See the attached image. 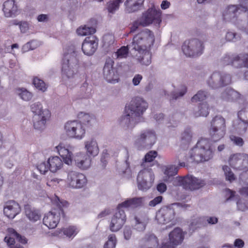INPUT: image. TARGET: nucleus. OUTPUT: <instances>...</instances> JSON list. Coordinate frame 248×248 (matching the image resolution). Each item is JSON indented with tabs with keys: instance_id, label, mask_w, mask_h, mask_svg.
I'll return each mask as SVG.
<instances>
[{
	"instance_id": "1",
	"label": "nucleus",
	"mask_w": 248,
	"mask_h": 248,
	"mask_svg": "<svg viewBox=\"0 0 248 248\" xmlns=\"http://www.w3.org/2000/svg\"><path fill=\"white\" fill-rule=\"evenodd\" d=\"M155 38L154 33L148 29H144L136 34L130 46L135 50V57L141 64L149 65L151 63L152 54L150 51Z\"/></svg>"
},
{
	"instance_id": "2",
	"label": "nucleus",
	"mask_w": 248,
	"mask_h": 248,
	"mask_svg": "<svg viewBox=\"0 0 248 248\" xmlns=\"http://www.w3.org/2000/svg\"><path fill=\"white\" fill-rule=\"evenodd\" d=\"M239 2L238 6L232 5L228 6L223 13L224 18L227 21L236 24L240 29L244 30L248 34V23L246 20L237 19L241 12H243L244 14L241 16V18L246 16V13H248V0H239Z\"/></svg>"
},
{
	"instance_id": "3",
	"label": "nucleus",
	"mask_w": 248,
	"mask_h": 248,
	"mask_svg": "<svg viewBox=\"0 0 248 248\" xmlns=\"http://www.w3.org/2000/svg\"><path fill=\"white\" fill-rule=\"evenodd\" d=\"M30 108L33 113L32 121L34 128L38 130H43L46 128V124L50 118V111L47 108H44L42 104L39 102L31 104Z\"/></svg>"
},
{
	"instance_id": "4",
	"label": "nucleus",
	"mask_w": 248,
	"mask_h": 248,
	"mask_svg": "<svg viewBox=\"0 0 248 248\" xmlns=\"http://www.w3.org/2000/svg\"><path fill=\"white\" fill-rule=\"evenodd\" d=\"M77 53L74 47L70 48L64 54L62 65V72L63 77L72 78L77 73L78 60Z\"/></svg>"
},
{
	"instance_id": "5",
	"label": "nucleus",
	"mask_w": 248,
	"mask_h": 248,
	"mask_svg": "<svg viewBox=\"0 0 248 248\" xmlns=\"http://www.w3.org/2000/svg\"><path fill=\"white\" fill-rule=\"evenodd\" d=\"M226 121L221 116H216L212 120L209 134L212 140L217 141L222 139L226 133Z\"/></svg>"
},
{
	"instance_id": "6",
	"label": "nucleus",
	"mask_w": 248,
	"mask_h": 248,
	"mask_svg": "<svg viewBox=\"0 0 248 248\" xmlns=\"http://www.w3.org/2000/svg\"><path fill=\"white\" fill-rule=\"evenodd\" d=\"M65 135L70 139L82 140L85 135L86 130L83 125L78 121H69L64 126Z\"/></svg>"
},
{
	"instance_id": "7",
	"label": "nucleus",
	"mask_w": 248,
	"mask_h": 248,
	"mask_svg": "<svg viewBox=\"0 0 248 248\" xmlns=\"http://www.w3.org/2000/svg\"><path fill=\"white\" fill-rule=\"evenodd\" d=\"M177 159L180 167L186 166V162H192L195 161L198 163L209 160L205 158L204 154L197 145L189 151L188 156H187L185 153H181L178 155Z\"/></svg>"
},
{
	"instance_id": "8",
	"label": "nucleus",
	"mask_w": 248,
	"mask_h": 248,
	"mask_svg": "<svg viewBox=\"0 0 248 248\" xmlns=\"http://www.w3.org/2000/svg\"><path fill=\"white\" fill-rule=\"evenodd\" d=\"M156 136L154 131L152 130H145L142 131L137 136L135 141V145L139 149L144 148H151L156 142Z\"/></svg>"
},
{
	"instance_id": "9",
	"label": "nucleus",
	"mask_w": 248,
	"mask_h": 248,
	"mask_svg": "<svg viewBox=\"0 0 248 248\" xmlns=\"http://www.w3.org/2000/svg\"><path fill=\"white\" fill-rule=\"evenodd\" d=\"M155 180L154 173L151 168H143L137 176L138 186L141 190H147L152 186Z\"/></svg>"
},
{
	"instance_id": "10",
	"label": "nucleus",
	"mask_w": 248,
	"mask_h": 248,
	"mask_svg": "<svg viewBox=\"0 0 248 248\" xmlns=\"http://www.w3.org/2000/svg\"><path fill=\"white\" fill-rule=\"evenodd\" d=\"M182 49L186 56L195 57L202 53L203 46L201 41L194 39L186 41L182 46Z\"/></svg>"
},
{
	"instance_id": "11",
	"label": "nucleus",
	"mask_w": 248,
	"mask_h": 248,
	"mask_svg": "<svg viewBox=\"0 0 248 248\" xmlns=\"http://www.w3.org/2000/svg\"><path fill=\"white\" fill-rule=\"evenodd\" d=\"M231 81V77L229 74L216 72L209 77L206 82L211 88L217 89L230 84Z\"/></svg>"
},
{
	"instance_id": "12",
	"label": "nucleus",
	"mask_w": 248,
	"mask_h": 248,
	"mask_svg": "<svg viewBox=\"0 0 248 248\" xmlns=\"http://www.w3.org/2000/svg\"><path fill=\"white\" fill-rule=\"evenodd\" d=\"M67 186L73 189H80L87 183L86 177L82 173L76 171H68L66 179Z\"/></svg>"
},
{
	"instance_id": "13",
	"label": "nucleus",
	"mask_w": 248,
	"mask_h": 248,
	"mask_svg": "<svg viewBox=\"0 0 248 248\" xmlns=\"http://www.w3.org/2000/svg\"><path fill=\"white\" fill-rule=\"evenodd\" d=\"M148 107L147 102L140 97L133 99L130 104L125 108L140 120V116L145 111Z\"/></svg>"
},
{
	"instance_id": "14",
	"label": "nucleus",
	"mask_w": 248,
	"mask_h": 248,
	"mask_svg": "<svg viewBox=\"0 0 248 248\" xmlns=\"http://www.w3.org/2000/svg\"><path fill=\"white\" fill-rule=\"evenodd\" d=\"M139 19L141 26L143 27L147 26L153 22L159 25L161 21V13L154 8H149L142 14V16Z\"/></svg>"
},
{
	"instance_id": "15",
	"label": "nucleus",
	"mask_w": 248,
	"mask_h": 248,
	"mask_svg": "<svg viewBox=\"0 0 248 248\" xmlns=\"http://www.w3.org/2000/svg\"><path fill=\"white\" fill-rule=\"evenodd\" d=\"M230 165L233 168L239 170H244L248 168V155L237 153L229 158Z\"/></svg>"
},
{
	"instance_id": "16",
	"label": "nucleus",
	"mask_w": 248,
	"mask_h": 248,
	"mask_svg": "<svg viewBox=\"0 0 248 248\" xmlns=\"http://www.w3.org/2000/svg\"><path fill=\"white\" fill-rule=\"evenodd\" d=\"M175 217V212L172 206H164L160 208L156 214V219L160 224H164L172 221Z\"/></svg>"
},
{
	"instance_id": "17",
	"label": "nucleus",
	"mask_w": 248,
	"mask_h": 248,
	"mask_svg": "<svg viewBox=\"0 0 248 248\" xmlns=\"http://www.w3.org/2000/svg\"><path fill=\"white\" fill-rule=\"evenodd\" d=\"M126 221L124 211L118 206L117 210L111 218L109 229L111 232H117L120 230Z\"/></svg>"
},
{
	"instance_id": "18",
	"label": "nucleus",
	"mask_w": 248,
	"mask_h": 248,
	"mask_svg": "<svg viewBox=\"0 0 248 248\" xmlns=\"http://www.w3.org/2000/svg\"><path fill=\"white\" fill-rule=\"evenodd\" d=\"M114 62L111 59L107 60L103 69L104 78L108 82L115 83L118 81V75L113 67Z\"/></svg>"
},
{
	"instance_id": "19",
	"label": "nucleus",
	"mask_w": 248,
	"mask_h": 248,
	"mask_svg": "<svg viewBox=\"0 0 248 248\" xmlns=\"http://www.w3.org/2000/svg\"><path fill=\"white\" fill-rule=\"evenodd\" d=\"M55 148L59 155L62 158L63 162L68 165H71L74 146L71 145L66 146L63 143H60Z\"/></svg>"
},
{
	"instance_id": "20",
	"label": "nucleus",
	"mask_w": 248,
	"mask_h": 248,
	"mask_svg": "<svg viewBox=\"0 0 248 248\" xmlns=\"http://www.w3.org/2000/svg\"><path fill=\"white\" fill-rule=\"evenodd\" d=\"M139 120L133 116L130 112L125 108L124 113L119 119L120 125L125 129H131L138 123Z\"/></svg>"
},
{
	"instance_id": "21",
	"label": "nucleus",
	"mask_w": 248,
	"mask_h": 248,
	"mask_svg": "<svg viewBox=\"0 0 248 248\" xmlns=\"http://www.w3.org/2000/svg\"><path fill=\"white\" fill-rule=\"evenodd\" d=\"M98 46V40L94 36L86 37L82 45V50L87 55H92L95 51Z\"/></svg>"
},
{
	"instance_id": "22",
	"label": "nucleus",
	"mask_w": 248,
	"mask_h": 248,
	"mask_svg": "<svg viewBox=\"0 0 248 248\" xmlns=\"http://www.w3.org/2000/svg\"><path fill=\"white\" fill-rule=\"evenodd\" d=\"M75 165L82 170L88 169L91 165L92 158L84 153L76 154L74 158Z\"/></svg>"
},
{
	"instance_id": "23",
	"label": "nucleus",
	"mask_w": 248,
	"mask_h": 248,
	"mask_svg": "<svg viewBox=\"0 0 248 248\" xmlns=\"http://www.w3.org/2000/svg\"><path fill=\"white\" fill-rule=\"evenodd\" d=\"M196 145L204 154L206 159H210L213 157L215 148L211 146L210 141L208 139H201Z\"/></svg>"
},
{
	"instance_id": "24",
	"label": "nucleus",
	"mask_w": 248,
	"mask_h": 248,
	"mask_svg": "<svg viewBox=\"0 0 248 248\" xmlns=\"http://www.w3.org/2000/svg\"><path fill=\"white\" fill-rule=\"evenodd\" d=\"M60 219L59 212L50 211L45 215L43 223L49 229H54L57 226Z\"/></svg>"
},
{
	"instance_id": "25",
	"label": "nucleus",
	"mask_w": 248,
	"mask_h": 248,
	"mask_svg": "<svg viewBox=\"0 0 248 248\" xmlns=\"http://www.w3.org/2000/svg\"><path fill=\"white\" fill-rule=\"evenodd\" d=\"M20 212V206L15 201H10L5 203L3 212L8 218H14Z\"/></svg>"
},
{
	"instance_id": "26",
	"label": "nucleus",
	"mask_w": 248,
	"mask_h": 248,
	"mask_svg": "<svg viewBox=\"0 0 248 248\" xmlns=\"http://www.w3.org/2000/svg\"><path fill=\"white\" fill-rule=\"evenodd\" d=\"M3 12L5 16H15L19 13L18 6L14 0H7L3 4Z\"/></svg>"
},
{
	"instance_id": "27",
	"label": "nucleus",
	"mask_w": 248,
	"mask_h": 248,
	"mask_svg": "<svg viewBox=\"0 0 248 248\" xmlns=\"http://www.w3.org/2000/svg\"><path fill=\"white\" fill-rule=\"evenodd\" d=\"M158 238L154 234L148 233L140 241V248H157Z\"/></svg>"
},
{
	"instance_id": "28",
	"label": "nucleus",
	"mask_w": 248,
	"mask_h": 248,
	"mask_svg": "<svg viewBox=\"0 0 248 248\" xmlns=\"http://www.w3.org/2000/svg\"><path fill=\"white\" fill-rule=\"evenodd\" d=\"M145 0H126L124 2V11L126 13L137 12L141 9Z\"/></svg>"
},
{
	"instance_id": "29",
	"label": "nucleus",
	"mask_w": 248,
	"mask_h": 248,
	"mask_svg": "<svg viewBox=\"0 0 248 248\" xmlns=\"http://www.w3.org/2000/svg\"><path fill=\"white\" fill-rule=\"evenodd\" d=\"M84 148L86 151V154L90 157H94L99 154L98 145L94 138H91L85 140L84 141Z\"/></svg>"
},
{
	"instance_id": "30",
	"label": "nucleus",
	"mask_w": 248,
	"mask_h": 248,
	"mask_svg": "<svg viewBox=\"0 0 248 248\" xmlns=\"http://www.w3.org/2000/svg\"><path fill=\"white\" fill-rule=\"evenodd\" d=\"M144 198L143 197H134L127 199L124 202L119 204L118 206L122 209L123 208L134 209L142 206Z\"/></svg>"
},
{
	"instance_id": "31",
	"label": "nucleus",
	"mask_w": 248,
	"mask_h": 248,
	"mask_svg": "<svg viewBox=\"0 0 248 248\" xmlns=\"http://www.w3.org/2000/svg\"><path fill=\"white\" fill-rule=\"evenodd\" d=\"M185 234L180 228H176L169 233L170 242L175 247L180 245L184 240Z\"/></svg>"
},
{
	"instance_id": "32",
	"label": "nucleus",
	"mask_w": 248,
	"mask_h": 248,
	"mask_svg": "<svg viewBox=\"0 0 248 248\" xmlns=\"http://www.w3.org/2000/svg\"><path fill=\"white\" fill-rule=\"evenodd\" d=\"M241 94L231 88H226L221 93L220 98L224 101L233 102L239 99Z\"/></svg>"
},
{
	"instance_id": "33",
	"label": "nucleus",
	"mask_w": 248,
	"mask_h": 248,
	"mask_svg": "<svg viewBox=\"0 0 248 248\" xmlns=\"http://www.w3.org/2000/svg\"><path fill=\"white\" fill-rule=\"evenodd\" d=\"M244 111L241 110L238 113V119L234 123V126L235 128L236 132L240 134H244L248 126V120H244L242 118V115Z\"/></svg>"
},
{
	"instance_id": "34",
	"label": "nucleus",
	"mask_w": 248,
	"mask_h": 248,
	"mask_svg": "<svg viewBox=\"0 0 248 248\" xmlns=\"http://www.w3.org/2000/svg\"><path fill=\"white\" fill-rule=\"evenodd\" d=\"M186 183V189L193 190L200 188L205 185L204 180L195 177L193 176H187Z\"/></svg>"
},
{
	"instance_id": "35",
	"label": "nucleus",
	"mask_w": 248,
	"mask_h": 248,
	"mask_svg": "<svg viewBox=\"0 0 248 248\" xmlns=\"http://www.w3.org/2000/svg\"><path fill=\"white\" fill-rule=\"evenodd\" d=\"M49 165V170L55 173L61 170L63 165V161L58 156H51L47 160Z\"/></svg>"
},
{
	"instance_id": "36",
	"label": "nucleus",
	"mask_w": 248,
	"mask_h": 248,
	"mask_svg": "<svg viewBox=\"0 0 248 248\" xmlns=\"http://www.w3.org/2000/svg\"><path fill=\"white\" fill-rule=\"evenodd\" d=\"M234 58V66L248 67V54H235Z\"/></svg>"
},
{
	"instance_id": "37",
	"label": "nucleus",
	"mask_w": 248,
	"mask_h": 248,
	"mask_svg": "<svg viewBox=\"0 0 248 248\" xmlns=\"http://www.w3.org/2000/svg\"><path fill=\"white\" fill-rule=\"evenodd\" d=\"M157 153L155 151H151L147 153L143 159L141 166L142 168H151L154 166V163L152 162L157 156Z\"/></svg>"
},
{
	"instance_id": "38",
	"label": "nucleus",
	"mask_w": 248,
	"mask_h": 248,
	"mask_svg": "<svg viewBox=\"0 0 248 248\" xmlns=\"http://www.w3.org/2000/svg\"><path fill=\"white\" fill-rule=\"evenodd\" d=\"M209 114V106L206 103L200 104L193 110V116L195 117L200 116L206 117Z\"/></svg>"
},
{
	"instance_id": "39",
	"label": "nucleus",
	"mask_w": 248,
	"mask_h": 248,
	"mask_svg": "<svg viewBox=\"0 0 248 248\" xmlns=\"http://www.w3.org/2000/svg\"><path fill=\"white\" fill-rule=\"evenodd\" d=\"M25 214L30 220L35 222L39 220L40 218V215L37 210L31 208L29 205H26L25 207Z\"/></svg>"
},
{
	"instance_id": "40",
	"label": "nucleus",
	"mask_w": 248,
	"mask_h": 248,
	"mask_svg": "<svg viewBox=\"0 0 248 248\" xmlns=\"http://www.w3.org/2000/svg\"><path fill=\"white\" fill-rule=\"evenodd\" d=\"M16 94L25 101H29L31 99L33 95L31 93L23 88H19L16 90Z\"/></svg>"
},
{
	"instance_id": "41",
	"label": "nucleus",
	"mask_w": 248,
	"mask_h": 248,
	"mask_svg": "<svg viewBox=\"0 0 248 248\" xmlns=\"http://www.w3.org/2000/svg\"><path fill=\"white\" fill-rule=\"evenodd\" d=\"M178 167L173 165H169L165 167L164 173L166 175L164 180L166 182L169 181L170 177H172L177 173Z\"/></svg>"
},
{
	"instance_id": "42",
	"label": "nucleus",
	"mask_w": 248,
	"mask_h": 248,
	"mask_svg": "<svg viewBox=\"0 0 248 248\" xmlns=\"http://www.w3.org/2000/svg\"><path fill=\"white\" fill-rule=\"evenodd\" d=\"M204 217H198L193 218L190 224V228L193 231L198 228L205 226Z\"/></svg>"
},
{
	"instance_id": "43",
	"label": "nucleus",
	"mask_w": 248,
	"mask_h": 248,
	"mask_svg": "<svg viewBox=\"0 0 248 248\" xmlns=\"http://www.w3.org/2000/svg\"><path fill=\"white\" fill-rule=\"evenodd\" d=\"M78 117L80 119L79 122L82 124L91 125L95 120L93 116L84 112L79 113Z\"/></svg>"
},
{
	"instance_id": "44",
	"label": "nucleus",
	"mask_w": 248,
	"mask_h": 248,
	"mask_svg": "<svg viewBox=\"0 0 248 248\" xmlns=\"http://www.w3.org/2000/svg\"><path fill=\"white\" fill-rule=\"evenodd\" d=\"M134 220L135 223L134 225L135 229L139 232L144 231L147 223V220L146 218L136 217Z\"/></svg>"
},
{
	"instance_id": "45",
	"label": "nucleus",
	"mask_w": 248,
	"mask_h": 248,
	"mask_svg": "<svg viewBox=\"0 0 248 248\" xmlns=\"http://www.w3.org/2000/svg\"><path fill=\"white\" fill-rule=\"evenodd\" d=\"M123 0H111L107 3V10L109 13L114 14L117 11Z\"/></svg>"
},
{
	"instance_id": "46",
	"label": "nucleus",
	"mask_w": 248,
	"mask_h": 248,
	"mask_svg": "<svg viewBox=\"0 0 248 248\" xmlns=\"http://www.w3.org/2000/svg\"><path fill=\"white\" fill-rule=\"evenodd\" d=\"M95 32V29L93 27L84 26L80 27L77 30L78 35L80 36H86L92 34Z\"/></svg>"
},
{
	"instance_id": "47",
	"label": "nucleus",
	"mask_w": 248,
	"mask_h": 248,
	"mask_svg": "<svg viewBox=\"0 0 248 248\" xmlns=\"http://www.w3.org/2000/svg\"><path fill=\"white\" fill-rule=\"evenodd\" d=\"M79 230L74 226H69L62 230L64 235L69 238H73L78 232Z\"/></svg>"
},
{
	"instance_id": "48",
	"label": "nucleus",
	"mask_w": 248,
	"mask_h": 248,
	"mask_svg": "<svg viewBox=\"0 0 248 248\" xmlns=\"http://www.w3.org/2000/svg\"><path fill=\"white\" fill-rule=\"evenodd\" d=\"M114 36L112 34H108L103 36V47L107 49L110 47L114 43Z\"/></svg>"
},
{
	"instance_id": "49",
	"label": "nucleus",
	"mask_w": 248,
	"mask_h": 248,
	"mask_svg": "<svg viewBox=\"0 0 248 248\" xmlns=\"http://www.w3.org/2000/svg\"><path fill=\"white\" fill-rule=\"evenodd\" d=\"M128 48L127 46H123L115 52L114 57L118 59L126 58L128 54Z\"/></svg>"
},
{
	"instance_id": "50",
	"label": "nucleus",
	"mask_w": 248,
	"mask_h": 248,
	"mask_svg": "<svg viewBox=\"0 0 248 248\" xmlns=\"http://www.w3.org/2000/svg\"><path fill=\"white\" fill-rule=\"evenodd\" d=\"M33 83L36 88L43 92L47 89V86L44 81L37 77L33 78Z\"/></svg>"
},
{
	"instance_id": "51",
	"label": "nucleus",
	"mask_w": 248,
	"mask_h": 248,
	"mask_svg": "<svg viewBox=\"0 0 248 248\" xmlns=\"http://www.w3.org/2000/svg\"><path fill=\"white\" fill-rule=\"evenodd\" d=\"M235 54H226L224 55L221 59V62L223 65L232 64L234 66V60Z\"/></svg>"
},
{
	"instance_id": "52",
	"label": "nucleus",
	"mask_w": 248,
	"mask_h": 248,
	"mask_svg": "<svg viewBox=\"0 0 248 248\" xmlns=\"http://www.w3.org/2000/svg\"><path fill=\"white\" fill-rule=\"evenodd\" d=\"M207 96V93L205 91H199L191 98V101L197 102L198 101H202L205 100Z\"/></svg>"
},
{
	"instance_id": "53",
	"label": "nucleus",
	"mask_w": 248,
	"mask_h": 248,
	"mask_svg": "<svg viewBox=\"0 0 248 248\" xmlns=\"http://www.w3.org/2000/svg\"><path fill=\"white\" fill-rule=\"evenodd\" d=\"M187 179V176L185 177H176L173 178V184L176 186H182L184 188L186 189L187 183L186 182Z\"/></svg>"
},
{
	"instance_id": "54",
	"label": "nucleus",
	"mask_w": 248,
	"mask_h": 248,
	"mask_svg": "<svg viewBox=\"0 0 248 248\" xmlns=\"http://www.w3.org/2000/svg\"><path fill=\"white\" fill-rule=\"evenodd\" d=\"M222 169L224 172L226 179L230 182L234 180L235 179L233 173L231 169L227 166H224Z\"/></svg>"
},
{
	"instance_id": "55",
	"label": "nucleus",
	"mask_w": 248,
	"mask_h": 248,
	"mask_svg": "<svg viewBox=\"0 0 248 248\" xmlns=\"http://www.w3.org/2000/svg\"><path fill=\"white\" fill-rule=\"evenodd\" d=\"M116 243V238L114 234H111L108 236V240L104 246V248H115Z\"/></svg>"
},
{
	"instance_id": "56",
	"label": "nucleus",
	"mask_w": 248,
	"mask_h": 248,
	"mask_svg": "<svg viewBox=\"0 0 248 248\" xmlns=\"http://www.w3.org/2000/svg\"><path fill=\"white\" fill-rule=\"evenodd\" d=\"M8 232L11 234L12 236L15 237L19 242L22 244H26L27 243V240L26 238L17 233L13 229H9Z\"/></svg>"
},
{
	"instance_id": "57",
	"label": "nucleus",
	"mask_w": 248,
	"mask_h": 248,
	"mask_svg": "<svg viewBox=\"0 0 248 248\" xmlns=\"http://www.w3.org/2000/svg\"><path fill=\"white\" fill-rule=\"evenodd\" d=\"M240 37L239 35L233 32L228 31L226 35V39L228 41L236 42L239 40Z\"/></svg>"
},
{
	"instance_id": "58",
	"label": "nucleus",
	"mask_w": 248,
	"mask_h": 248,
	"mask_svg": "<svg viewBox=\"0 0 248 248\" xmlns=\"http://www.w3.org/2000/svg\"><path fill=\"white\" fill-rule=\"evenodd\" d=\"M13 153V155L11 156L12 158L7 160L5 162V166L9 169H11L13 167L15 162V157L16 156V152L14 150H10L8 152V155H11V153Z\"/></svg>"
},
{
	"instance_id": "59",
	"label": "nucleus",
	"mask_w": 248,
	"mask_h": 248,
	"mask_svg": "<svg viewBox=\"0 0 248 248\" xmlns=\"http://www.w3.org/2000/svg\"><path fill=\"white\" fill-rule=\"evenodd\" d=\"M37 169L41 173L45 174L49 170V165L47 161H44L37 166Z\"/></svg>"
},
{
	"instance_id": "60",
	"label": "nucleus",
	"mask_w": 248,
	"mask_h": 248,
	"mask_svg": "<svg viewBox=\"0 0 248 248\" xmlns=\"http://www.w3.org/2000/svg\"><path fill=\"white\" fill-rule=\"evenodd\" d=\"M53 203L55 204L61 210L62 207H67L68 203L65 201H61L58 197H56L53 200Z\"/></svg>"
},
{
	"instance_id": "61",
	"label": "nucleus",
	"mask_w": 248,
	"mask_h": 248,
	"mask_svg": "<svg viewBox=\"0 0 248 248\" xmlns=\"http://www.w3.org/2000/svg\"><path fill=\"white\" fill-rule=\"evenodd\" d=\"M192 137V132L190 130H186L182 134V140L186 142H189Z\"/></svg>"
},
{
	"instance_id": "62",
	"label": "nucleus",
	"mask_w": 248,
	"mask_h": 248,
	"mask_svg": "<svg viewBox=\"0 0 248 248\" xmlns=\"http://www.w3.org/2000/svg\"><path fill=\"white\" fill-rule=\"evenodd\" d=\"M186 92V88L185 86H182L178 93H172V98L174 99H177L179 97L183 96Z\"/></svg>"
},
{
	"instance_id": "63",
	"label": "nucleus",
	"mask_w": 248,
	"mask_h": 248,
	"mask_svg": "<svg viewBox=\"0 0 248 248\" xmlns=\"http://www.w3.org/2000/svg\"><path fill=\"white\" fill-rule=\"evenodd\" d=\"M226 192V196L227 197V200H237L238 196L235 195V192L229 189H227L225 191Z\"/></svg>"
},
{
	"instance_id": "64",
	"label": "nucleus",
	"mask_w": 248,
	"mask_h": 248,
	"mask_svg": "<svg viewBox=\"0 0 248 248\" xmlns=\"http://www.w3.org/2000/svg\"><path fill=\"white\" fill-rule=\"evenodd\" d=\"M35 43V42L33 41L26 43L22 46V51L25 52L30 50H33L35 48V46H34Z\"/></svg>"
}]
</instances>
